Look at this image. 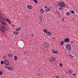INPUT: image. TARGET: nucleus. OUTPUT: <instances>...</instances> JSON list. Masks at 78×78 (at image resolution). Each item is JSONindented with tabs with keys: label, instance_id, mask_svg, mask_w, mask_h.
Returning a JSON list of instances; mask_svg holds the SVG:
<instances>
[{
	"label": "nucleus",
	"instance_id": "6",
	"mask_svg": "<svg viewBox=\"0 0 78 78\" xmlns=\"http://www.w3.org/2000/svg\"><path fill=\"white\" fill-rule=\"evenodd\" d=\"M7 28L6 27H5V28L3 30V29H2L1 27H0V31H1V32H2V33H5V30H6Z\"/></svg>",
	"mask_w": 78,
	"mask_h": 78
},
{
	"label": "nucleus",
	"instance_id": "32",
	"mask_svg": "<svg viewBox=\"0 0 78 78\" xmlns=\"http://www.w3.org/2000/svg\"><path fill=\"white\" fill-rule=\"evenodd\" d=\"M48 11H51V9H50V8H48Z\"/></svg>",
	"mask_w": 78,
	"mask_h": 78
},
{
	"label": "nucleus",
	"instance_id": "21",
	"mask_svg": "<svg viewBox=\"0 0 78 78\" xmlns=\"http://www.w3.org/2000/svg\"><path fill=\"white\" fill-rule=\"evenodd\" d=\"M21 30V28L18 27L17 29H16V31H20Z\"/></svg>",
	"mask_w": 78,
	"mask_h": 78
},
{
	"label": "nucleus",
	"instance_id": "36",
	"mask_svg": "<svg viewBox=\"0 0 78 78\" xmlns=\"http://www.w3.org/2000/svg\"><path fill=\"white\" fill-rule=\"evenodd\" d=\"M3 20H4V21H6V19H5V18H3Z\"/></svg>",
	"mask_w": 78,
	"mask_h": 78
},
{
	"label": "nucleus",
	"instance_id": "2",
	"mask_svg": "<svg viewBox=\"0 0 78 78\" xmlns=\"http://www.w3.org/2000/svg\"><path fill=\"white\" fill-rule=\"evenodd\" d=\"M66 50H67L68 51H71V50H72L71 45L69 44H67L66 45Z\"/></svg>",
	"mask_w": 78,
	"mask_h": 78
},
{
	"label": "nucleus",
	"instance_id": "46",
	"mask_svg": "<svg viewBox=\"0 0 78 78\" xmlns=\"http://www.w3.org/2000/svg\"><path fill=\"white\" fill-rule=\"evenodd\" d=\"M41 20H40V23H41V22H42V21Z\"/></svg>",
	"mask_w": 78,
	"mask_h": 78
},
{
	"label": "nucleus",
	"instance_id": "17",
	"mask_svg": "<svg viewBox=\"0 0 78 78\" xmlns=\"http://www.w3.org/2000/svg\"><path fill=\"white\" fill-rule=\"evenodd\" d=\"M69 12L72 13V14H75V12L73 10L70 11H69Z\"/></svg>",
	"mask_w": 78,
	"mask_h": 78
},
{
	"label": "nucleus",
	"instance_id": "43",
	"mask_svg": "<svg viewBox=\"0 0 78 78\" xmlns=\"http://www.w3.org/2000/svg\"><path fill=\"white\" fill-rule=\"evenodd\" d=\"M44 8H47V6H44Z\"/></svg>",
	"mask_w": 78,
	"mask_h": 78
},
{
	"label": "nucleus",
	"instance_id": "42",
	"mask_svg": "<svg viewBox=\"0 0 78 78\" xmlns=\"http://www.w3.org/2000/svg\"><path fill=\"white\" fill-rule=\"evenodd\" d=\"M5 68H7V67H8V66H5Z\"/></svg>",
	"mask_w": 78,
	"mask_h": 78
},
{
	"label": "nucleus",
	"instance_id": "4",
	"mask_svg": "<svg viewBox=\"0 0 78 78\" xmlns=\"http://www.w3.org/2000/svg\"><path fill=\"white\" fill-rule=\"evenodd\" d=\"M4 64L5 65L8 66L9 64V62L7 60H5L4 61Z\"/></svg>",
	"mask_w": 78,
	"mask_h": 78
},
{
	"label": "nucleus",
	"instance_id": "45",
	"mask_svg": "<svg viewBox=\"0 0 78 78\" xmlns=\"http://www.w3.org/2000/svg\"><path fill=\"white\" fill-rule=\"evenodd\" d=\"M73 42L72 41H70V43H72V44L73 43Z\"/></svg>",
	"mask_w": 78,
	"mask_h": 78
},
{
	"label": "nucleus",
	"instance_id": "49",
	"mask_svg": "<svg viewBox=\"0 0 78 78\" xmlns=\"http://www.w3.org/2000/svg\"><path fill=\"white\" fill-rule=\"evenodd\" d=\"M9 66H11V65H9Z\"/></svg>",
	"mask_w": 78,
	"mask_h": 78
},
{
	"label": "nucleus",
	"instance_id": "30",
	"mask_svg": "<svg viewBox=\"0 0 78 78\" xmlns=\"http://www.w3.org/2000/svg\"><path fill=\"white\" fill-rule=\"evenodd\" d=\"M1 27L2 28H3V30H4V29L5 28V27L3 26H1Z\"/></svg>",
	"mask_w": 78,
	"mask_h": 78
},
{
	"label": "nucleus",
	"instance_id": "22",
	"mask_svg": "<svg viewBox=\"0 0 78 78\" xmlns=\"http://www.w3.org/2000/svg\"><path fill=\"white\" fill-rule=\"evenodd\" d=\"M0 18H2V19H4L5 18V17H3V15L1 14L0 15Z\"/></svg>",
	"mask_w": 78,
	"mask_h": 78
},
{
	"label": "nucleus",
	"instance_id": "29",
	"mask_svg": "<svg viewBox=\"0 0 78 78\" xmlns=\"http://www.w3.org/2000/svg\"><path fill=\"white\" fill-rule=\"evenodd\" d=\"M56 78H60V76L57 75L56 76Z\"/></svg>",
	"mask_w": 78,
	"mask_h": 78
},
{
	"label": "nucleus",
	"instance_id": "35",
	"mask_svg": "<svg viewBox=\"0 0 78 78\" xmlns=\"http://www.w3.org/2000/svg\"><path fill=\"white\" fill-rule=\"evenodd\" d=\"M8 23H9V24H11V21H10L9 20Z\"/></svg>",
	"mask_w": 78,
	"mask_h": 78
},
{
	"label": "nucleus",
	"instance_id": "39",
	"mask_svg": "<svg viewBox=\"0 0 78 78\" xmlns=\"http://www.w3.org/2000/svg\"><path fill=\"white\" fill-rule=\"evenodd\" d=\"M62 20H63V21H64V18H62Z\"/></svg>",
	"mask_w": 78,
	"mask_h": 78
},
{
	"label": "nucleus",
	"instance_id": "5",
	"mask_svg": "<svg viewBox=\"0 0 78 78\" xmlns=\"http://www.w3.org/2000/svg\"><path fill=\"white\" fill-rule=\"evenodd\" d=\"M44 46L45 48H49V44L48 43H45V44H44Z\"/></svg>",
	"mask_w": 78,
	"mask_h": 78
},
{
	"label": "nucleus",
	"instance_id": "27",
	"mask_svg": "<svg viewBox=\"0 0 78 78\" xmlns=\"http://www.w3.org/2000/svg\"><path fill=\"white\" fill-rule=\"evenodd\" d=\"M1 64L2 65L3 64H4V62H3V61H1Z\"/></svg>",
	"mask_w": 78,
	"mask_h": 78
},
{
	"label": "nucleus",
	"instance_id": "3",
	"mask_svg": "<svg viewBox=\"0 0 78 78\" xmlns=\"http://www.w3.org/2000/svg\"><path fill=\"white\" fill-rule=\"evenodd\" d=\"M55 57H51L49 58V60L50 61V62H54L55 61Z\"/></svg>",
	"mask_w": 78,
	"mask_h": 78
},
{
	"label": "nucleus",
	"instance_id": "15",
	"mask_svg": "<svg viewBox=\"0 0 78 78\" xmlns=\"http://www.w3.org/2000/svg\"><path fill=\"white\" fill-rule=\"evenodd\" d=\"M40 11L41 14H43V12H44V10L43 9L41 8L40 10Z\"/></svg>",
	"mask_w": 78,
	"mask_h": 78
},
{
	"label": "nucleus",
	"instance_id": "47",
	"mask_svg": "<svg viewBox=\"0 0 78 78\" xmlns=\"http://www.w3.org/2000/svg\"><path fill=\"white\" fill-rule=\"evenodd\" d=\"M73 75L74 76H75V74H73Z\"/></svg>",
	"mask_w": 78,
	"mask_h": 78
},
{
	"label": "nucleus",
	"instance_id": "14",
	"mask_svg": "<svg viewBox=\"0 0 78 78\" xmlns=\"http://www.w3.org/2000/svg\"><path fill=\"white\" fill-rule=\"evenodd\" d=\"M14 58L15 61H17V56L16 55L14 56Z\"/></svg>",
	"mask_w": 78,
	"mask_h": 78
},
{
	"label": "nucleus",
	"instance_id": "34",
	"mask_svg": "<svg viewBox=\"0 0 78 78\" xmlns=\"http://www.w3.org/2000/svg\"><path fill=\"white\" fill-rule=\"evenodd\" d=\"M40 17V19L41 20H42V18L41 16H39Z\"/></svg>",
	"mask_w": 78,
	"mask_h": 78
},
{
	"label": "nucleus",
	"instance_id": "8",
	"mask_svg": "<svg viewBox=\"0 0 78 78\" xmlns=\"http://www.w3.org/2000/svg\"><path fill=\"white\" fill-rule=\"evenodd\" d=\"M27 7L29 9H32L33 8V6L31 5H27Z\"/></svg>",
	"mask_w": 78,
	"mask_h": 78
},
{
	"label": "nucleus",
	"instance_id": "26",
	"mask_svg": "<svg viewBox=\"0 0 78 78\" xmlns=\"http://www.w3.org/2000/svg\"><path fill=\"white\" fill-rule=\"evenodd\" d=\"M68 56H69L70 57H72V58H74V56H73L72 55H70V54H69Z\"/></svg>",
	"mask_w": 78,
	"mask_h": 78
},
{
	"label": "nucleus",
	"instance_id": "7",
	"mask_svg": "<svg viewBox=\"0 0 78 78\" xmlns=\"http://www.w3.org/2000/svg\"><path fill=\"white\" fill-rule=\"evenodd\" d=\"M51 53H52L55 54H58V51H55L53 49H51Z\"/></svg>",
	"mask_w": 78,
	"mask_h": 78
},
{
	"label": "nucleus",
	"instance_id": "24",
	"mask_svg": "<svg viewBox=\"0 0 78 78\" xmlns=\"http://www.w3.org/2000/svg\"><path fill=\"white\" fill-rule=\"evenodd\" d=\"M59 66H60V67H62L63 65H62V63H60L59 64Z\"/></svg>",
	"mask_w": 78,
	"mask_h": 78
},
{
	"label": "nucleus",
	"instance_id": "33",
	"mask_svg": "<svg viewBox=\"0 0 78 78\" xmlns=\"http://www.w3.org/2000/svg\"><path fill=\"white\" fill-rule=\"evenodd\" d=\"M45 11H46V12H48V8L45 9Z\"/></svg>",
	"mask_w": 78,
	"mask_h": 78
},
{
	"label": "nucleus",
	"instance_id": "1",
	"mask_svg": "<svg viewBox=\"0 0 78 78\" xmlns=\"http://www.w3.org/2000/svg\"><path fill=\"white\" fill-rule=\"evenodd\" d=\"M59 5L61 6L59 7V9L60 10H62V9H64L66 7V6H65V3H64L63 2H60Z\"/></svg>",
	"mask_w": 78,
	"mask_h": 78
},
{
	"label": "nucleus",
	"instance_id": "44",
	"mask_svg": "<svg viewBox=\"0 0 78 78\" xmlns=\"http://www.w3.org/2000/svg\"><path fill=\"white\" fill-rule=\"evenodd\" d=\"M31 36H34V35H33V34H31Z\"/></svg>",
	"mask_w": 78,
	"mask_h": 78
},
{
	"label": "nucleus",
	"instance_id": "31",
	"mask_svg": "<svg viewBox=\"0 0 78 78\" xmlns=\"http://www.w3.org/2000/svg\"><path fill=\"white\" fill-rule=\"evenodd\" d=\"M6 20V22H9V19H7Z\"/></svg>",
	"mask_w": 78,
	"mask_h": 78
},
{
	"label": "nucleus",
	"instance_id": "23",
	"mask_svg": "<svg viewBox=\"0 0 78 78\" xmlns=\"http://www.w3.org/2000/svg\"><path fill=\"white\" fill-rule=\"evenodd\" d=\"M69 73L70 74H72V71H71V70H69Z\"/></svg>",
	"mask_w": 78,
	"mask_h": 78
},
{
	"label": "nucleus",
	"instance_id": "50",
	"mask_svg": "<svg viewBox=\"0 0 78 78\" xmlns=\"http://www.w3.org/2000/svg\"><path fill=\"white\" fill-rule=\"evenodd\" d=\"M8 29H7V30H6V31H8Z\"/></svg>",
	"mask_w": 78,
	"mask_h": 78
},
{
	"label": "nucleus",
	"instance_id": "16",
	"mask_svg": "<svg viewBox=\"0 0 78 78\" xmlns=\"http://www.w3.org/2000/svg\"><path fill=\"white\" fill-rule=\"evenodd\" d=\"M43 31L44 33H46V34L47 32H48V30L45 29H44Z\"/></svg>",
	"mask_w": 78,
	"mask_h": 78
},
{
	"label": "nucleus",
	"instance_id": "40",
	"mask_svg": "<svg viewBox=\"0 0 78 78\" xmlns=\"http://www.w3.org/2000/svg\"><path fill=\"white\" fill-rule=\"evenodd\" d=\"M10 68H11V67H8L7 69H10Z\"/></svg>",
	"mask_w": 78,
	"mask_h": 78
},
{
	"label": "nucleus",
	"instance_id": "10",
	"mask_svg": "<svg viewBox=\"0 0 78 78\" xmlns=\"http://www.w3.org/2000/svg\"><path fill=\"white\" fill-rule=\"evenodd\" d=\"M1 23H2V24L3 25H4V26H6V22H3L2 21H1Z\"/></svg>",
	"mask_w": 78,
	"mask_h": 78
},
{
	"label": "nucleus",
	"instance_id": "13",
	"mask_svg": "<svg viewBox=\"0 0 78 78\" xmlns=\"http://www.w3.org/2000/svg\"><path fill=\"white\" fill-rule=\"evenodd\" d=\"M13 34H15V35H17V34H19V33L17 31H16V32L15 31L13 33Z\"/></svg>",
	"mask_w": 78,
	"mask_h": 78
},
{
	"label": "nucleus",
	"instance_id": "41",
	"mask_svg": "<svg viewBox=\"0 0 78 78\" xmlns=\"http://www.w3.org/2000/svg\"><path fill=\"white\" fill-rule=\"evenodd\" d=\"M52 39H56V38H55V37H52Z\"/></svg>",
	"mask_w": 78,
	"mask_h": 78
},
{
	"label": "nucleus",
	"instance_id": "20",
	"mask_svg": "<svg viewBox=\"0 0 78 78\" xmlns=\"http://www.w3.org/2000/svg\"><path fill=\"white\" fill-rule=\"evenodd\" d=\"M57 15L58 16V17H61V16L60 15V13H58V12H57Z\"/></svg>",
	"mask_w": 78,
	"mask_h": 78
},
{
	"label": "nucleus",
	"instance_id": "9",
	"mask_svg": "<svg viewBox=\"0 0 78 78\" xmlns=\"http://www.w3.org/2000/svg\"><path fill=\"white\" fill-rule=\"evenodd\" d=\"M64 41L65 42H68L70 41V39L68 38H66L65 39Z\"/></svg>",
	"mask_w": 78,
	"mask_h": 78
},
{
	"label": "nucleus",
	"instance_id": "38",
	"mask_svg": "<svg viewBox=\"0 0 78 78\" xmlns=\"http://www.w3.org/2000/svg\"><path fill=\"white\" fill-rule=\"evenodd\" d=\"M37 75L38 76H39V75H40V74L39 73H37Z\"/></svg>",
	"mask_w": 78,
	"mask_h": 78
},
{
	"label": "nucleus",
	"instance_id": "51",
	"mask_svg": "<svg viewBox=\"0 0 78 78\" xmlns=\"http://www.w3.org/2000/svg\"><path fill=\"white\" fill-rule=\"evenodd\" d=\"M0 15H1L0 14Z\"/></svg>",
	"mask_w": 78,
	"mask_h": 78
},
{
	"label": "nucleus",
	"instance_id": "37",
	"mask_svg": "<svg viewBox=\"0 0 78 78\" xmlns=\"http://www.w3.org/2000/svg\"><path fill=\"white\" fill-rule=\"evenodd\" d=\"M10 69L11 70H12V69H13L12 68V67H10Z\"/></svg>",
	"mask_w": 78,
	"mask_h": 78
},
{
	"label": "nucleus",
	"instance_id": "25",
	"mask_svg": "<svg viewBox=\"0 0 78 78\" xmlns=\"http://www.w3.org/2000/svg\"><path fill=\"white\" fill-rule=\"evenodd\" d=\"M33 1H34V2L35 3H38V1L37 0H33Z\"/></svg>",
	"mask_w": 78,
	"mask_h": 78
},
{
	"label": "nucleus",
	"instance_id": "11",
	"mask_svg": "<svg viewBox=\"0 0 78 78\" xmlns=\"http://www.w3.org/2000/svg\"><path fill=\"white\" fill-rule=\"evenodd\" d=\"M46 34L47 36H51V33L50 31L47 32Z\"/></svg>",
	"mask_w": 78,
	"mask_h": 78
},
{
	"label": "nucleus",
	"instance_id": "48",
	"mask_svg": "<svg viewBox=\"0 0 78 78\" xmlns=\"http://www.w3.org/2000/svg\"><path fill=\"white\" fill-rule=\"evenodd\" d=\"M0 21H1V20H2V19L1 18H0Z\"/></svg>",
	"mask_w": 78,
	"mask_h": 78
},
{
	"label": "nucleus",
	"instance_id": "28",
	"mask_svg": "<svg viewBox=\"0 0 78 78\" xmlns=\"http://www.w3.org/2000/svg\"><path fill=\"white\" fill-rule=\"evenodd\" d=\"M3 75V72L2 71H0V75Z\"/></svg>",
	"mask_w": 78,
	"mask_h": 78
},
{
	"label": "nucleus",
	"instance_id": "19",
	"mask_svg": "<svg viewBox=\"0 0 78 78\" xmlns=\"http://www.w3.org/2000/svg\"><path fill=\"white\" fill-rule=\"evenodd\" d=\"M66 16H70V13H69V12H67L66 14Z\"/></svg>",
	"mask_w": 78,
	"mask_h": 78
},
{
	"label": "nucleus",
	"instance_id": "12",
	"mask_svg": "<svg viewBox=\"0 0 78 78\" xmlns=\"http://www.w3.org/2000/svg\"><path fill=\"white\" fill-rule=\"evenodd\" d=\"M8 56H9V57H10V58H11L13 56V55L9 53L8 54Z\"/></svg>",
	"mask_w": 78,
	"mask_h": 78
},
{
	"label": "nucleus",
	"instance_id": "18",
	"mask_svg": "<svg viewBox=\"0 0 78 78\" xmlns=\"http://www.w3.org/2000/svg\"><path fill=\"white\" fill-rule=\"evenodd\" d=\"M64 44V42L62 41L60 42V44L62 45H63V44Z\"/></svg>",
	"mask_w": 78,
	"mask_h": 78
}]
</instances>
